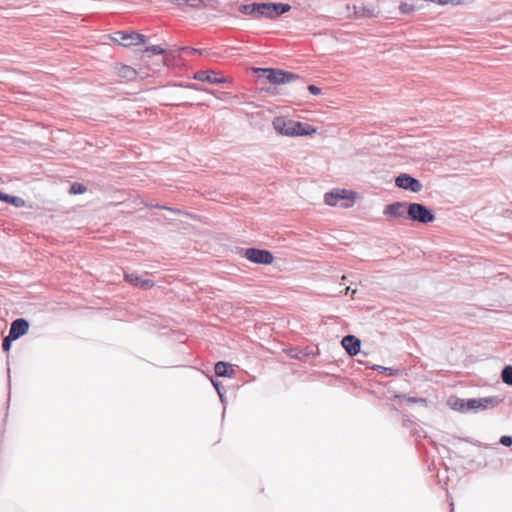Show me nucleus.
<instances>
[{"instance_id":"f257e3e1","label":"nucleus","mask_w":512,"mask_h":512,"mask_svg":"<svg viewBox=\"0 0 512 512\" xmlns=\"http://www.w3.org/2000/svg\"><path fill=\"white\" fill-rule=\"evenodd\" d=\"M273 128L281 135L287 137L306 136L316 133L311 125L278 116L272 121Z\"/></svg>"},{"instance_id":"f03ea898","label":"nucleus","mask_w":512,"mask_h":512,"mask_svg":"<svg viewBox=\"0 0 512 512\" xmlns=\"http://www.w3.org/2000/svg\"><path fill=\"white\" fill-rule=\"evenodd\" d=\"M255 72L273 84H286L299 78L297 74L273 68H255Z\"/></svg>"},{"instance_id":"7ed1b4c3","label":"nucleus","mask_w":512,"mask_h":512,"mask_svg":"<svg viewBox=\"0 0 512 512\" xmlns=\"http://www.w3.org/2000/svg\"><path fill=\"white\" fill-rule=\"evenodd\" d=\"M408 217L413 221L424 224L430 223L435 219L434 214L426 206L420 203H409Z\"/></svg>"},{"instance_id":"20e7f679","label":"nucleus","mask_w":512,"mask_h":512,"mask_svg":"<svg viewBox=\"0 0 512 512\" xmlns=\"http://www.w3.org/2000/svg\"><path fill=\"white\" fill-rule=\"evenodd\" d=\"M112 39L124 47L144 44L146 41L144 35L128 31H117Z\"/></svg>"},{"instance_id":"39448f33","label":"nucleus","mask_w":512,"mask_h":512,"mask_svg":"<svg viewBox=\"0 0 512 512\" xmlns=\"http://www.w3.org/2000/svg\"><path fill=\"white\" fill-rule=\"evenodd\" d=\"M267 2L242 4L239 6V11L253 19H267Z\"/></svg>"},{"instance_id":"423d86ee","label":"nucleus","mask_w":512,"mask_h":512,"mask_svg":"<svg viewBox=\"0 0 512 512\" xmlns=\"http://www.w3.org/2000/svg\"><path fill=\"white\" fill-rule=\"evenodd\" d=\"M395 185L398 188L411 191L413 193H418L422 190V183L416 178L408 175V174H400L395 179Z\"/></svg>"},{"instance_id":"0eeeda50","label":"nucleus","mask_w":512,"mask_h":512,"mask_svg":"<svg viewBox=\"0 0 512 512\" xmlns=\"http://www.w3.org/2000/svg\"><path fill=\"white\" fill-rule=\"evenodd\" d=\"M245 257L257 264H271L273 262V255L268 250H262L257 248H248L244 253Z\"/></svg>"},{"instance_id":"6e6552de","label":"nucleus","mask_w":512,"mask_h":512,"mask_svg":"<svg viewBox=\"0 0 512 512\" xmlns=\"http://www.w3.org/2000/svg\"><path fill=\"white\" fill-rule=\"evenodd\" d=\"M499 404L497 397H483V398H472L468 399L467 407L468 411H481L490 408H494Z\"/></svg>"},{"instance_id":"1a4fd4ad","label":"nucleus","mask_w":512,"mask_h":512,"mask_svg":"<svg viewBox=\"0 0 512 512\" xmlns=\"http://www.w3.org/2000/svg\"><path fill=\"white\" fill-rule=\"evenodd\" d=\"M408 203L394 202L385 206L383 214L392 218H406L408 217Z\"/></svg>"},{"instance_id":"9d476101","label":"nucleus","mask_w":512,"mask_h":512,"mask_svg":"<svg viewBox=\"0 0 512 512\" xmlns=\"http://www.w3.org/2000/svg\"><path fill=\"white\" fill-rule=\"evenodd\" d=\"M29 330V322L25 318L15 319L9 329V334L14 338L19 339L24 336Z\"/></svg>"},{"instance_id":"9b49d317","label":"nucleus","mask_w":512,"mask_h":512,"mask_svg":"<svg viewBox=\"0 0 512 512\" xmlns=\"http://www.w3.org/2000/svg\"><path fill=\"white\" fill-rule=\"evenodd\" d=\"M194 80L208 82L211 84H218L225 82V78L218 76L213 70H202L194 73Z\"/></svg>"},{"instance_id":"f8f14e48","label":"nucleus","mask_w":512,"mask_h":512,"mask_svg":"<svg viewBox=\"0 0 512 512\" xmlns=\"http://www.w3.org/2000/svg\"><path fill=\"white\" fill-rule=\"evenodd\" d=\"M267 8V19L271 20L291 10V6L287 3L267 2Z\"/></svg>"},{"instance_id":"ddd939ff","label":"nucleus","mask_w":512,"mask_h":512,"mask_svg":"<svg viewBox=\"0 0 512 512\" xmlns=\"http://www.w3.org/2000/svg\"><path fill=\"white\" fill-rule=\"evenodd\" d=\"M341 343H342L343 348L346 350V352L349 355L354 356V355L358 354V352L360 350L361 342L355 336L347 335V336L343 337Z\"/></svg>"},{"instance_id":"4468645a","label":"nucleus","mask_w":512,"mask_h":512,"mask_svg":"<svg viewBox=\"0 0 512 512\" xmlns=\"http://www.w3.org/2000/svg\"><path fill=\"white\" fill-rule=\"evenodd\" d=\"M346 193V190L340 189L331 191L325 194L324 201L329 206H336L340 200L347 198Z\"/></svg>"},{"instance_id":"2eb2a0df","label":"nucleus","mask_w":512,"mask_h":512,"mask_svg":"<svg viewBox=\"0 0 512 512\" xmlns=\"http://www.w3.org/2000/svg\"><path fill=\"white\" fill-rule=\"evenodd\" d=\"M117 75L127 81H132L137 77V71L128 65H122L117 69Z\"/></svg>"},{"instance_id":"dca6fc26","label":"nucleus","mask_w":512,"mask_h":512,"mask_svg":"<svg viewBox=\"0 0 512 512\" xmlns=\"http://www.w3.org/2000/svg\"><path fill=\"white\" fill-rule=\"evenodd\" d=\"M354 14L358 18L362 17H374L378 14L375 7H366L364 5L353 6Z\"/></svg>"},{"instance_id":"f3484780","label":"nucleus","mask_w":512,"mask_h":512,"mask_svg":"<svg viewBox=\"0 0 512 512\" xmlns=\"http://www.w3.org/2000/svg\"><path fill=\"white\" fill-rule=\"evenodd\" d=\"M215 373L217 376L231 377L233 374V369L228 363L220 361L215 364Z\"/></svg>"},{"instance_id":"a211bd4d","label":"nucleus","mask_w":512,"mask_h":512,"mask_svg":"<svg viewBox=\"0 0 512 512\" xmlns=\"http://www.w3.org/2000/svg\"><path fill=\"white\" fill-rule=\"evenodd\" d=\"M6 203L11 204L16 208H22L26 205V202L22 197L14 195H9Z\"/></svg>"},{"instance_id":"6ab92c4d","label":"nucleus","mask_w":512,"mask_h":512,"mask_svg":"<svg viewBox=\"0 0 512 512\" xmlns=\"http://www.w3.org/2000/svg\"><path fill=\"white\" fill-rule=\"evenodd\" d=\"M124 279L129 284H131L135 287H139L142 278L135 273H125Z\"/></svg>"},{"instance_id":"aec40b11","label":"nucleus","mask_w":512,"mask_h":512,"mask_svg":"<svg viewBox=\"0 0 512 512\" xmlns=\"http://www.w3.org/2000/svg\"><path fill=\"white\" fill-rule=\"evenodd\" d=\"M502 381L505 384L512 385V366L508 365L504 367L501 373Z\"/></svg>"},{"instance_id":"412c9836","label":"nucleus","mask_w":512,"mask_h":512,"mask_svg":"<svg viewBox=\"0 0 512 512\" xmlns=\"http://www.w3.org/2000/svg\"><path fill=\"white\" fill-rule=\"evenodd\" d=\"M86 190L87 188L82 183L74 182L69 188V193L73 195H79L83 194Z\"/></svg>"},{"instance_id":"4be33fe9","label":"nucleus","mask_w":512,"mask_h":512,"mask_svg":"<svg viewBox=\"0 0 512 512\" xmlns=\"http://www.w3.org/2000/svg\"><path fill=\"white\" fill-rule=\"evenodd\" d=\"M467 403H468V399L467 400H465V399H457L453 403L452 407H453V409H455L457 411L467 412L468 411Z\"/></svg>"},{"instance_id":"5701e85b","label":"nucleus","mask_w":512,"mask_h":512,"mask_svg":"<svg viewBox=\"0 0 512 512\" xmlns=\"http://www.w3.org/2000/svg\"><path fill=\"white\" fill-rule=\"evenodd\" d=\"M215 0H194V10L199 7L213 8Z\"/></svg>"},{"instance_id":"b1692460","label":"nucleus","mask_w":512,"mask_h":512,"mask_svg":"<svg viewBox=\"0 0 512 512\" xmlns=\"http://www.w3.org/2000/svg\"><path fill=\"white\" fill-rule=\"evenodd\" d=\"M14 340H17V339L8 333V335L4 337L3 342H2L3 351L8 352L10 350L11 344Z\"/></svg>"},{"instance_id":"393cba45","label":"nucleus","mask_w":512,"mask_h":512,"mask_svg":"<svg viewBox=\"0 0 512 512\" xmlns=\"http://www.w3.org/2000/svg\"><path fill=\"white\" fill-rule=\"evenodd\" d=\"M164 52H165V50L159 45H151L149 47H146V49H145V53H147V54L152 53V54L160 55V54H163Z\"/></svg>"},{"instance_id":"a878e982","label":"nucleus","mask_w":512,"mask_h":512,"mask_svg":"<svg viewBox=\"0 0 512 512\" xmlns=\"http://www.w3.org/2000/svg\"><path fill=\"white\" fill-rule=\"evenodd\" d=\"M154 286V282L150 279H141L140 286L144 290H148Z\"/></svg>"},{"instance_id":"bb28decb","label":"nucleus","mask_w":512,"mask_h":512,"mask_svg":"<svg viewBox=\"0 0 512 512\" xmlns=\"http://www.w3.org/2000/svg\"><path fill=\"white\" fill-rule=\"evenodd\" d=\"M399 8L403 14H408L413 10V7L407 3H402Z\"/></svg>"},{"instance_id":"cd10ccee","label":"nucleus","mask_w":512,"mask_h":512,"mask_svg":"<svg viewBox=\"0 0 512 512\" xmlns=\"http://www.w3.org/2000/svg\"><path fill=\"white\" fill-rule=\"evenodd\" d=\"M499 442L504 446H511L512 445V437L511 436H502L499 440Z\"/></svg>"},{"instance_id":"c85d7f7f","label":"nucleus","mask_w":512,"mask_h":512,"mask_svg":"<svg viewBox=\"0 0 512 512\" xmlns=\"http://www.w3.org/2000/svg\"><path fill=\"white\" fill-rule=\"evenodd\" d=\"M474 0H449V4L452 5H460V4H470L473 3Z\"/></svg>"},{"instance_id":"c756f323","label":"nucleus","mask_w":512,"mask_h":512,"mask_svg":"<svg viewBox=\"0 0 512 512\" xmlns=\"http://www.w3.org/2000/svg\"><path fill=\"white\" fill-rule=\"evenodd\" d=\"M308 90L313 95H319L321 93V89L315 85H309Z\"/></svg>"},{"instance_id":"7c9ffc66","label":"nucleus","mask_w":512,"mask_h":512,"mask_svg":"<svg viewBox=\"0 0 512 512\" xmlns=\"http://www.w3.org/2000/svg\"><path fill=\"white\" fill-rule=\"evenodd\" d=\"M407 402L410 403H426V400L423 398H416V397H408L406 398Z\"/></svg>"},{"instance_id":"2f4dec72","label":"nucleus","mask_w":512,"mask_h":512,"mask_svg":"<svg viewBox=\"0 0 512 512\" xmlns=\"http://www.w3.org/2000/svg\"><path fill=\"white\" fill-rule=\"evenodd\" d=\"M193 89H194V92H206L208 94H210V92L206 91L204 88H202L201 86L197 85L194 83V86H193Z\"/></svg>"},{"instance_id":"473e14b6","label":"nucleus","mask_w":512,"mask_h":512,"mask_svg":"<svg viewBox=\"0 0 512 512\" xmlns=\"http://www.w3.org/2000/svg\"><path fill=\"white\" fill-rule=\"evenodd\" d=\"M9 194H6L0 190V201L5 202L7 201Z\"/></svg>"},{"instance_id":"72a5a7b5","label":"nucleus","mask_w":512,"mask_h":512,"mask_svg":"<svg viewBox=\"0 0 512 512\" xmlns=\"http://www.w3.org/2000/svg\"><path fill=\"white\" fill-rule=\"evenodd\" d=\"M213 385H214V387L216 388V390H217V392H218V394H219V396H220L221 400H223V396H222V394H221V392H220V389H219L218 384H217V383H215V382H213Z\"/></svg>"},{"instance_id":"f704fd0d","label":"nucleus","mask_w":512,"mask_h":512,"mask_svg":"<svg viewBox=\"0 0 512 512\" xmlns=\"http://www.w3.org/2000/svg\"><path fill=\"white\" fill-rule=\"evenodd\" d=\"M375 369H376V370H388L387 368H384V367H382V366H377Z\"/></svg>"},{"instance_id":"c9c22d12","label":"nucleus","mask_w":512,"mask_h":512,"mask_svg":"<svg viewBox=\"0 0 512 512\" xmlns=\"http://www.w3.org/2000/svg\"><path fill=\"white\" fill-rule=\"evenodd\" d=\"M450 507H451V512H454V504H453V502L450 503Z\"/></svg>"},{"instance_id":"e433bc0d","label":"nucleus","mask_w":512,"mask_h":512,"mask_svg":"<svg viewBox=\"0 0 512 512\" xmlns=\"http://www.w3.org/2000/svg\"><path fill=\"white\" fill-rule=\"evenodd\" d=\"M193 52H194V54H195V53H199V54H201V51H200V50H198V49H195V48L193 49Z\"/></svg>"},{"instance_id":"4c0bfd02","label":"nucleus","mask_w":512,"mask_h":512,"mask_svg":"<svg viewBox=\"0 0 512 512\" xmlns=\"http://www.w3.org/2000/svg\"><path fill=\"white\" fill-rule=\"evenodd\" d=\"M350 291V287L346 288V294Z\"/></svg>"}]
</instances>
